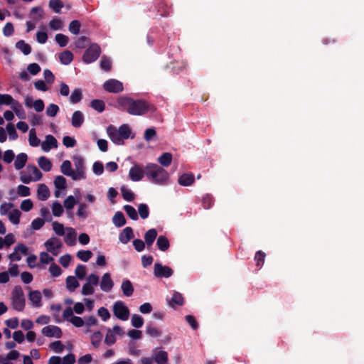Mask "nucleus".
Listing matches in <instances>:
<instances>
[{
    "instance_id": "obj_1",
    "label": "nucleus",
    "mask_w": 364,
    "mask_h": 364,
    "mask_svg": "<svg viewBox=\"0 0 364 364\" xmlns=\"http://www.w3.org/2000/svg\"><path fill=\"white\" fill-rule=\"evenodd\" d=\"M118 103L124 110L132 115H143L150 109L149 105L146 101L134 100L131 97H120L118 100Z\"/></svg>"
},
{
    "instance_id": "obj_2",
    "label": "nucleus",
    "mask_w": 364,
    "mask_h": 364,
    "mask_svg": "<svg viewBox=\"0 0 364 364\" xmlns=\"http://www.w3.org/2000/svg\"><path fill=\"white\" fill-rule=\"evenodd\" d=\"M145 173L147 179L154 184L165 186L168 183V171L156 164H147L145 166Z\"/></svg>"
},
{
    "instance_id": "obj_3",
    "label": "nucleus",
    "mask_w": 364,
    "mask_h": 364,
    "mask_svg": "<svg viewBox=\"0 0 364 364\" xmlns=\"http://www.w3.org/2000/svg\"><path fill=\"white\" fill-rule=\"evenodd\" d=\"M107 133L114 144L122 145L124 139H127L130 136L131 129L126 124L121 125L119 129L113 125H109L107 128Z\"/></svg>"
},
{
    "instance_id": "obj_4",
    "label": "nucleus",
    "mask_w": 364,
    "mask_h": 364,
    "mask_svg": "<svg viewBox=\"0 0 364 364\" xmlns=\"http://www.w3.org/2000/svg\"><path fill=\"white\" fill-rule=\"evenodd\" d=\"M42 173L35 165H28L25 171L20 172L19 179L25 184L36 182L41 179Z\"/></svg>"
},
{
    "instance_id": "obj_5",
    "label": "nucleus",
    "mask_w": 364,
    "mask_h": 364,
    "mask_svg": "<svg viewBox=\"0 0 364 364\" xmlns=\"http://www.w3.org/2000/svg\"><path fill=\"white\" fill-rule=\"evenodd\" d=\"M11 306L17 311H23L26 306V300L22 287L15 286L11 296Z\"/></svg>"
},
{
    "instance_id": "obj_6",
    "label": "nucleus",
    "mask_w": 364,
    "mask_h": 364,
    "mask_svg": "<svg viewBox=\"0 0 364 364\" xmlns=\"http://www.w3.org/2000/svg\"><path fill=\"white\" fill-rule=\"evenodd\" d=\"M99 277L95 274H90L86 277V282L83 284L81 294L84 296L92 295L95 293V287L99 284Z\"/></svg>"
},
{
    "instance_id": "obj_7",
    "label": "nucleus",
    "mask_w": 364,
    "mask_h": 364,
    "mask_svg": "<svg viewBox=\"0 0 364 364\" xmlns=\"http://www.w3.org/2000/svg\"><path fill=\"white\" fill-rule=\"evenodd\" d=\"M101 53V48L97 43H92L85 51L82 60L85 63H91L95 62Z\"/></svg>"
},
{
    "instance_id": "obj_8",
    "label": "nucleus",
    "mask_w": 364,
    "mask_h": 364,
    "mask_svg": "<svg viewBox=\"0 0 364 364\" xmlns=\"http://www.w3.org/2000/svg\"><path fill=\"white\" fill-rule=\"evenodd\" d=\"M114 315L122 321H127L129 317L130 311L129 308L122 301H117L112 306Z\"/></svg>"
},
{
    "instance_id": "obj_9",
    "label": "nucleus",
    "mask_w": 364,
    "mask_h": 364,
    "mask_svg": "<svg viewBox=\"0 0 364 364\" xmlns=\"http://www.w3.org/2000/svg\"><path fill=\"white\" fill-rule=\"evenodd\" d=\"M73 160L75 166V177H73V180L85 179L86 176L84 159L80 155H75L73 157Z\"/></svg>"
},
{
    "instance_id": "obj_10",
    "label": "nucleus",
    "mask_w": 364,
    "mask_h": 364,
    "mask_svg": "<svg viewBox=\"0 0 364 364\" xmlns=\"http://www.w3.org/2000/svg\"><path fill=\"white\" fill-rule=\"evenodd\" d=\"M173 274V270L168 266L156 262L154 265V275L156 278H169Z\"/></svg>"
},
{
    "instance_id": "obj_11",
    "label": "nucleus",
    "mask_w": 364,
    "mask_h": 364,
    "mask_svg": "<svg viewBox=\"0 0 364 364\" xmlns=\"http://www.w3.org/2000/svg\"><path fill=\"white\" fill-rule=\"evenodd\" d=\"M144 176H146L145 167L141 164H134L129 169V177L132 181H140Z\"/></svg>"
},
{
    "instance_id": "obj_12",
    "label": "nucleus",
    "mask_w": 364,
    "mask_h": 364,
    "mask_svg": "<svg viewBox=\"0 0 364 364\" xmlns=\"http://www.w3.org/2000/svg\"><path fill=\"white\" fill-rule=\"evenodd\" d=\"M48 252L56 256L59 254L60 248L63 247L61 241L57 237H51L44 243Z\"/></svg>"
},
{
    "instance_id": "obj_13",
    "label": "nucleus",
    "mask_w": 364,
    "mask_h": 364,
    "mask_svg": "<svg viewBox=\"0 0 364 364\" xmlns=\"http://www.w3.org/2000/svg\"><path fill=\"white\" fill-rule=\"evenodd\" d=\"M103 88L112 93H119L123 90V84L116 79H109L105 82Z\"/></svg>"
},
{
    "instance_id": "obj_14",
    "label": "nucleus",
    "mask_w": 364,
    "mask_h": 364,
    "mask_svg": "<svg viewBox=\"0 0 364 364\" xmlns=\"http://www.w3.org/2000/svg\"><path fill=\"white\" fill-rule=\"evenodd\" d=\"M114 285L111 274L109 272L105 273L100 282V289L104 292L109 293L112 291Z\"/></svg>"
},
{
    "instance_id": "obj_15",
    "label": "nucleus",
    "mask_w": 364,
    "mask_h": 364,
    "mask_svg": "<svg viewBox=\"0 0 364 364\" xmlns=\"http://www.w3.org/2000/svg\"><path fill=\"white\" fill-rule=\"evenodd\" d=\"M43 336L48 338H60L63 336V332L60 327L54 325H48L42 328L41 331Z\"/></svg>"
},
{
    "instance_id": "obj_16",
    "label": "nucleus",
    "mask_w": 364,
    "mask_h": 364,
    "mask_svg": "<svg viewBox=\"0 0 364 364\" xmlns=\"http://www.w3.org/2000/svg\"><path fill=\"white\" fill-rule=\"evenodd\" d=\"M64 241L68 246H74L77 243V232L73 228H66L65 232Z\"/></svg>"
},
{
    "instance_id": "obj_17",
    "label": "nucleus",
    "mask_w": 364,
    "mask_h": 364,
    "mask_svg": "<svg viewBox=\"0 0 364 364\" xmlns=\"http://www.w3.org/2000/svg\"><path fill=\"white\" fill-rule=\"evenodd\" d=\"M58 147L57 139L51 134L46 136L45 141L41 144V149L43 151L48 152L52 149Z\"/></svg>"
},
{
    "instance_id": "obj_18",
    "label": "nucleus",
    "mask_w": 364,
    "mask_h": 364,
    "mask_svg": "<svg viewBox=\"0 0 364 364\" xmlns=\"http://www.w3.org/2000/svg\"><path fill=\"white\" fill-rule=\"evenodd\" d=\"M21 355V353L16 350H10L6 355H0V364H14L12 360H17Z\"/></svg>"
},
{
    "instance_id": "obj_19",
    "label": "nucleus",
    "mask_w": 364,
    "mask_h": 364,
    "mask_svg": "<svg viewBox=\"0 0 364 364\" xmlns=\"http://www.w3.org/2000/svg\"><path fill=\"white\" fill-rule=\"evenodd\" d=\"M16 193L18 196L27 197L31 195L30 188L24 185H18L16 188V191L14 188L9 191V195L13 198H15Z\"/></svg>"
},
{
    "instance_id": "obj_20",
    "label": "nucleus",
    "mask_w": 364,
    "mask_h": 364,
    "mask_svg": "<svg viewBox=\"0 0 364 364\" xmlns=\"http://www.w3.org/2000/svg\"><path fill=\"white\" fill-rule=\"evenodd\" d=\"M133 229L126 227L119 235V240L122 244H127L134 237Z\"/></svg>"
},
{
    "instance_id": "obj_21",
    "label": "nucleus",
    "mask_w": 364,
    "mask_h": 364,
    "mask_svg": "<svg viewBox=\"0 0 364 364\" xmlns=\"http://www.w3.org/2000/svg\"><path fill=\"white\" fill-rule=\"evenodd\" d=\"M41 299V293L38 290L31 291L28 294V299L35 308H39L42 306Z\"/></svg>"
},
{
    "instance_id": "obj_22",
    "label": "nucleus",
    "mask_w": 364,
    "mask_h": 364,
    "mask_svg": "<svg viewBox=\"0 0 364 364\" xmlns=\"http://www.w3.org/2000/svg\"><path fill=\"white\" fill-rule=\"evenodd\" d=\"M85 121V117L81 111H75L71 117L72 126L75 128H80Z\"/></svg>"
},
{
    "instance_id": "obj_23",
    "label": "nucleus",
    "mask_w": 364,
    "mask_h": 364,
    "mask_svg": "<svg viewBox=\"0 0 364 364\" xmlns=\"http://www.w3.org/2000/svg\"><path fill=\"white\" fill-rule=\"evenodd\" d=\"M195 181L194 175L191 173H186L181 175L178 179V183L182 186H189Z\"/></svg>"
},
{
    "instance_id": "obj_24",
    "label": "nucleus",
    "mask_w": 364,
    "mask_h": 364,
    "mask_svg": "<svg viewBox=\"0 0 364 364\" xmlns=\"http://www.w3.org/2000/svg\"><path fill=\"white\" fill-rule=\"evenodd\" d=\"M90 211L87 204L85 203H80L78 204L76 215L81 220H84L89 217Z\"/></svg>"
},
{
    "instance_id": "obj_25",
    "label": "nucleus",
    "mask_w": 364,
    "mask_h": 364,
    "mask_svg": "<svg viewBox=\"0 0 364 364\" xmlns=\"http://www.w3.org/2000/svg\"><path fill=\"white\" fill-rule=\"evenodd\" d=\"M37 197L42 201L46 200L50 197V191L46 184L41 183L38 186Z\"/></svg>"
},
{
    "instance_id": "obj_26",
    "label": "nucleus",
    "mask_w": 364,
    "mask_h": 364,
    "mask_svg": "<svg viewBox=\"0 0 364 364\" xmlns=\"http://www.w3.org/2000/svg\"><path fill=\"white\" fill-rule=\"evenodd\" d=\"M121 289L124 296L127 297L131 296L134 291V287L129 279H124L122 281L121 284Z\"/></svg>"
},
{
    "instance_id": "obj_27",
    "label": "nucleus",
    "mask_w": 364,
    "mask_h": 364,
    "mask_svg": "<svg viewBox=\"0 0 364 364\" xmlns=\"http://www.w3.org/2000/svg\"><path fill=\"white\" fill-rule=\"evenodd\" d=\"M61 172L67 176H70L73 180L75 177L74 170L72 168L71 162L69 160L64 161L60 166Z\"/></svg>"
},
{
    "instance_id": "obj_28",
    "label": "nucleus",
    "mask_w": 364,
    "mask_h": 364,
    "mask_svg": "<svg viewBox=\"0 0 364 364\" xmlns=\"http://www.w3.org/2000/svg\"><path fill=\"white\" fill-rule=\"evenodd\" d=\"M28 160V156L25 153L18 154L14 161V167L16 170L22 169Z\"/></svg>"
},
{
    "instance_id": "obj_29",
    "label": "nucleus",
    "mask_w": 364,
    "mask_h": 364,
    "mask_svg": "<svg viewBox=\"0 0 364 364\" xmlns=\"http://www.w3.org/2000/svg\"><path fill=\"white\" fill-rule=\"evenodd\" d=\"M157 237V231L154 228L149 229L144 234V242L148 246L150 247L154 242L156 238Z\"/></svg>"
},
{
    "instance_id": "obj_30",
    "label": "nucleus",
    "mask_w": 364,
    "mask_h": 364,
    "mask_svg": "<svg viewBox=\"0 0 364 364\" xmlns=\"http://www.w3.org/2000/svg\"><path fill=\"white\" fill-rule=\"evenodd\" d=\"M146 333L151 337L156 338L162 334V331L154 326L153 323L149 322L146 324Z\"/></svg>"
},
{
    "instance_id": "obj_31",
    "label": "nucleus",
    "mask_w": 364,
    "mask_h": 364,
    "mask_svg": "<svg viewBox=\"0 0 364 364\" xmlns=\"http://www.w3.org/2000/svg\"><path fill=\"white\" fill-rule=\"evenodd\" d=\"M184 299L182 294L178 291H174L171 300H168V304L171 307H174L175 305L182 306L183 304Z\"/></svg>"
},
{
    "instance_id": "obj_32",
    "label": "nucleus",
    "mask_w": 364,
    "mask_h": 364,
    "mask_svg": "<svg viewBox=\"0 0 364 364\" xmlns=\"http://www.w3.org/2000/svg\"><path fill=\"white\" fill-rule=\"evenodd\" d=\"M112 223L117 228L124 226L126 224L124 214L121 211L116 212L112 218Z\"/></svg>"
},
{
    "instance_id": "obj_33",
    "label": "nucleus",
    "mask_w": 364,
    "mask_h": 364,
    "mask_svg": "<svg viewBox=\"0 0 364 364\" xmlns=\"http://www.w3.org/2000/svg\"><path fill=\"white\" fill-rule=\"evenodd\" d=\"M59 60L63 65H69L73 60V54L70 50H64L59 54Z\"/></svg>"
},
{
    "instance_id": "obj_34",
    "label": "nucleus",
    "mask_w": 364,
    "mask_h": 364,
    "mask_svg": "<svg viewBox=\"0 0 364 364\" xmlns=\"http://www.w3.org/2000/svg\"><path fill=\"white\" fill-rule=\"evenodd\" d=\"M156 245L161 251L165 252L169 248L170 243L166 237L164 235H160L157 238Z\"/></svg>"
},
{
    "instance_id": "obj_35",
    "label": "nucleus",
    "mask_w": 364,
    "mask_h": 364,
    "mask_svg": "<svg viewBox=\"0 0 364 364\" xmlns=\"http://www.w3.org/2000/svg\"><path fill=\"white\" fill-rule=\"evenodd\" d=\"M82 99V92L80 88H75L70 96L69 100L71 104H77Z\"/></svg>"
},
{
    "instance_id": "obj_36",
    "label": "nucleus",
    "mask_w": 364,
    "mask_h": 364,
    "mask_svg": "<svg viewBox=\"0 0 364 364\" xmlns=\"http://www.w3.org/2000/svg\"><path fill=\"white\" fill-rule=\"evenodd\" d=\"M39 167L44 171H49L52 168L51 161L46 156H41L38 159Z\"/></svg>"
},
{
    "instance_id": "obj_37",
    "label": "nucleus",
    "mask_w": 364,
    "mask_h": 364,
    "mask_svg": "<svg viewBox=\"0 0 364 364\" xmlns=\"http://www.w3.org/2000/svg\"><path fill=\"white\" fill-rule=\"evenodd\" d=\"M172 161V154L168 152L163 153L159 158L158 162L164 167H168Z\"/></svg>"
},
{
    "instance_id": "obj_38",
    "label": "nucleus",
    "mask_w": 364,
    "mask_h": 364,
    "mask_svg": "<svg viewBox=\"0 0 364 364\" xmlns=\"http://www.w3.org/2000/svg\"><path fill=\"white\" fill-rule=\"evenodd\" d=\"M79 285V282L75 277L68 276L66 278V287L70 292H73Z\"/></svg>"
},
{
    "instance_id": "obj_39",
    "label": "nucleus",
    "mask_w": 364,
    "mask_h": 364,
    "mask_svg": "<svg viewBox=\"0 0 364 364\" xmlns=\"http://www.w3.org/2000/svg\"><path fill=\"white\" fill-rule=\"evenodd\" d=\"M16 47L20 50L25 55H27L31 52V47L29 44L26 43L23 40H20L16 43Z\"/></svg>"
},
{
    "instance_id": "obj_40",
    "label": "nucleus",
    "mask_w": 364,
    "mask_h": 364,
    "mask_svg": "<svg viewBox=\"0 0 364 364\" xmlns=\"http://www.w3.org/2000/svg\"><path fill=\"white\" fill-rule=\"evenodd\" d=\"M21 215V213L18 209H14L10 211L8 215L9 220L14 225H18L20 223V218Z\"/></svg>"
},
{
    "instance_id": "obj_41",
    "label": "nucleus",
    "mask_w": 364,
    "mask_h": 364,
    "mask_svg": "<svg viewBox=\"0 0 364 364\" xmlns=\"http://www.w3.org/2000/svg\"><path fill=\"white\" fill-rule=\"evenodd\" d=\"M154 360L157 364H166L168 353L164 350H160L155 354Z\"/></svg>"
},
{
    "instance_id": "obj_42",
    "label": "nucleus",
    "mask_w": 364,
    "mask_h": 364,
    "mask_svg": "<svg viewBox=\"0 0 364 364\" xmlns=\"http://www.w3.org/2000/svg\"><path fill=\"white\" fill-rule=\"evenodd\" d=\"M11 108L16 113L18 117H19L20 119H25V111L22 108L21 105L18 101L16 100V102L14 105H12V107Z\"/></svg>"
},
{
    "instance_id": "obj_43",
    "label": "nucleus",
    "mask_w": 364,
    "mask_h": 364,
    "mask_svg": "<svg viewBox=\"0 0 364 364\" xmlns=\"http://www.w3.org/2000/svg\"><path fill=\"white\" fill-rule=\"evenodd\" d=\"M28 142H29L30 146H31L33 147L38 146L41 143L40 139L36 136L35 129H31L29 131Z\"/></svg>"
},
{
    "instance_id": "obj_44",
    "label": "nucleus",
    "mask_w": 364,
    "mask_h": 364,
    "mask_svg": "<svg viewBox=\"0 0 364 364\" xmlns=\"http://www.w3.org/2000/svg\"><path fill=\"white\" fill-rule=\"evenodd\" d=\"M15 102L16 100L11 95L0 93V105H10L11 107L12 105H14Z\"/></svg>"
},
{
    "instance_id": "obj_45",
    "label": "nucleus",
    "mask_w": 364,
    "mask_h": 364,
    "mask_svg": "<svg viewBox=\"0 0 364 364\" xmlns=\"http://www.w3.org/2000/svg\"><path fill=\"white\" fill-rule=\"evenodd\" d=\"M49 28L51 30L53 31H60L63 28V21L58 18H53L50 22H49Z\"/></svg>"
},
{
    "instance_id": "obj_46",
    "label": "nucleus",
    "mask_w": 364,
    "mask_h": 364,
    "mask_svg": "<svg viewBox=\"0 0 364 364\" xmlns=\"http://www.w3.org/2000/svg\"><path fill=\"white\" fill-rule=\"evenodd\" d=\"M52 228L55 233L58 236H63L66 231V228L62 223L54 221L52 223Z\"/></svg>"
},
{
    "instance_id": "obj_47",
    "label": "nucleus",
    "mask_w": 364,
    "mask_h": 364,
    "mask_svg": "<svg viewBox=\"0 0 364 364\" xmlns=\"http://www.w3.org/2000/svg\"><path fill=\"white\" fill-rule=\"evenodd\" d=\"M90 106L92 109L98 112H102L105 108V104L102 100H93L90 102Z\"/></svg>"
},
{
    "instance_id": "obj_48",
    "label": "nucleus",
    "mask_w": 364,
    "mask_h": 364,
    "mask_svg": "<svg viewBox=\"0 0 364 364\" xmlns=\"http://www.w3.org/2000/svg\"><path fill=\"white\" fill-rule=\"evenodd\" d=\"M90 339L92 344L95 348H98L102 339V334L100 331H97L92 334Z\"/></svg>"
},
{
    "instance_id": "obj_49",
    "label": "nucleus",
    "mask_w": 364,
    "mask_h": 364,
    "mask_svg": "<svg viewBox=\"0 0 364 364\" xmlns=\"http://www.w3.org/2000/svg\"><path fill=\"white\" fill-rule=\"evenodd\" d=\"M124 210L126 212V213L127 214V215L132 220H138L137 212H136V209L133 206H132L130 205H125L124 206Z\"/></svg>"
},
{
    "instance_id": "obj_50",
    "label": "nucleus",
    "mask_w": 364,
    "mask_h": 364,
    "mask_svg": "<svg viewBox=\"0 0 364 364\" xmlns=\"http://www.w3.org/2000/svg\"><path fill=\"white\" fill-rule=\"evenodd\" d=\"M76 203H77V200H75V197L73 196H69L64 200L63 206L69 211L74 208Z\"/></svg>"
},
{
    "instance_id": "obj_51",
    "label": "nucleus",
    "mask_w": 364,
    "mask_h": 364,
    "mask_svg": "<svg viewBox=\"0 0 364 364\" xmlns=\"http://www.w3.org/2000/svg\"><path fill=\"white\" fill-rule=\"evenodd\" d=\"M121 192H122L123 198L126 201L131 202V201L134 200V194L130 189H129L124 186H122L121 188Z\"/></svg>"
},
{
    "instance_id": "obj_52",
    "label": "nucleus",
    "mask_w": 364,
    "mask_h": 364,
    "mask_svg": "<svg viewBox=\"0 0 364 364\" xmlns=\"http://www.w3.org/2000/svg\"><path fill=\"white\" fill-rule=\"evenodd\" d=\"M131 323L133 327L139 328L144 324V318L139 314H133L131 318Z\"/></svg>"
},
{
    "instance_id": "obj_53",
    "label": "nucleus",
    "mask_w": 364,
    "mask_h": 364,
    "mask_svg": "<svg viewBox=\"0 0 364 364\" xmlns=\"http://www.w3.org/2000/svg\"><path fill=\"white\" fill-rule=\"evenodd\" d=\"M92 256V252L90 250H80L77 252V257L82 262H87Z\"/></svg>"
},
{
    "instance_id": "obj_54",
    "label": "nucleus",
    "mask_w": 364,
    "mask_h": 364,
    "mask_svg": "<svg viewBox=\"0 0 364 364\" xmlns=\"http://www.w3.org/2000/svg\"><path fill=\"white\" fill-rule=\"evenodd\" d=\"M51 209L52 213L55 217H60L63 213V208L62 205L58 201H55L52 204Z\"/></svg>"
},
{
    "instance_id": "obj_55",
    "label": "nucleus",
    "mask_w": 364,
    "mask_h": 364,
    "mask_svg": "<svg viewBox=\"0 0 364 364\" xmlns=\"http://www.w3.org/2000/svg\"><path fill=\"white\" fill-rule=\"evenodd\" d=\"M55 41L60 47H65L68 45L69 38L63 33H58L55 36Z\"/></svg>"
},
{
    "instance_id": "obj_56",
    "label": "nucleus",
    "mask_w": 364,
    "mask_h": 364,
    "mask_svg": "<svg viewBox=\"0 0 364 364\" xmlns=\"http://www.w3.org/2000/svg\"><path fill=\"white\" fill-rule=\"evenodd\" d=\"M63 4L61 0H50L49 7L55 13H60V9Z\"/></svg>"
},
{
    "instance_id": "obj_57",
    "label": "nucleus",
    "mask_w": 364,
    "mask_h": 364,
    "mask_svg": "<svg viewBox=\"0 0 364 364\" xmlns=\"http://www.w3.org/2000/svg\"><path fill=\"white\" fill-rule=\"evenodd\" d=\"M59 110L60 108L57 105L51 103L47 107L46 113L48 117H54L57 115Z\"/></svg>"
},
{
    "instance_id": "obj_58",
    "label": "nucleus",
    "mask_w": 364,
    "mask_h": 364,
    "mask_svg": "<svg viewBox=\"0 0 364 364\" xmlns=\"http://www.w3.org/2000/svg\"><path fill=\"white\" fill-rule=\"evenodd\" d=\"M81 24L79 21L73 20L69 24V31L74 34L77 35L80 33Z\"/></svg>"
},
{
    "instance_id": "obj_59",
    "label": "nucleus",
    "mask_w": 364,
    "mask_h": 364,
    "mask_svg": "<svg viewBox=\"0 0 364 364\" xmlns=\"http://www.w3.org/2000/svg\"><path fill=\"white\" fill-rule=\"evenodd\" d=\"M54 185L56 189H65L66 179L62 176H58L54 180Z\"/></svg>"
},
{
    "instance_id": "obj_60",
    "label": "nucleus",
    "mask_w": 364,
    "mask_h": 364,
    "mask_svg": "<svg viewBox=\"0 0 364 364\" xmlns=\"http://www.w3.org/2000/svg\"><path fill=\"white\" fill-rule=\"evenodd\" d=\"M138 212L140 215V217L142 219H146L149 217V207L145 203H141L138 206Z\"/></svg>"
},
{
    "instance_id": "obj_61",
    "label": "nucleus",
    "mask_w": 364,
    "mask_h": 364,
    "mask_svg": "<svg viewBox=\"0 0 364 364\" xmlns=\"http://www.w3.org/2000/svg\"><path fill=\"white\" fill-rule=\"evenodd\" d=\"M112 67V62L111 60L106 57L102 56L100 60V68L102 70L105 71H109L111 70Z\"/></svg>"
},
{
    "instance_id": "obj_62",
    "label": "nucleus",
    "mask_w": 364,
    "mask_h": 364,
    "mask_svg": "<svg viewBox=\"0 0 364 364\" xmlns=\"http://www.w3.org/2000/svg\"><path fill=\"white\" fill-rule=\"evenodd\" d=\"M116 342V337L111 328L107 329V333L105 338V343L108 346H112Z\"/></svg>"
},
{
    "instance_id": "obj_63",
    "label": "nucleus",
    "mask_w": 364,
    "mask_h": 364,
    "mask_svg": "<svg viewBox=\"0 0 364 364\" xmlns=\"http://www.w3.org/2000/svg\"><path fill=\"white\" fill-rule=\"evenodd\" d=\"M6 131L9 136V139L11 140H15L18 138V134L16 132V130L15 129V127L13 124H8L6 125Z\"/></svg>"
},
{
    "instance_id": "obj_64",
    "label": "nucleus",
    "mask_w": 364,
    "mask_h": 364,
    "mask_svg": "<svg viewBox=\"0 0 364 364\" xmlns=\"http://www.w3.org/2000/svg\"><path fill=\"white\" fill-rule=\"evenodd\" d=\"M50 348L56 353H61L65 347L60 341H56L50 344Z\"/></svg>"
}]
</instances>
